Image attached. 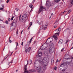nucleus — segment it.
<instances>
[{"label": "nucleus", "mask_w": 73, "mask_h": 73, "mask_svg": "<svg viewBox=\"0 0 73 73\" xmlns=\"http://www.w3.org/2000/svg\"><path fill=\"white\" fill-rule=\"evenodd\" d=\"M21 15L19 17V21H20L21 22H23L25 20V19L26 18H27V15L26 14H25L22 15V16L21 18ZM20 18L21 19H20Z\"/></svg>", "instance_id": "obj_1"}, {"label": "nucleus", "mask_w": 73, "mask_h": 73, "mask_svg": "<svg viewBox=\"0 0 73 73\" xmlns=\"http://www.w3.org/2000/svg\"><path fill=\"white\" fill-rule=\"evenodd\" d=\"M53 46H54V44L53 43H52L50 45L49 50L50 53H52L54 52V48H53Z\"/></svg>", "instance_id": "obj_2"}, {"label": "nucleus", "mask_w": 73, "mask_h": 73, "mask_svg": "<svg viewBox=\"0 0 73 73\" xmlns=\"http://www.w3.org/2000/svg\"><path fill=\"white\" fill-rule=\"evenodd\" d=\"M39 62V63H40L41 64H43L44 63V59H43L42 58H40L39 59H37L35 61V62H34V65H35L36 64H37V62Z\"/></svg>", "instance_id": "obj_3"}, {"label": "nucleus", "mask_w": 73, "mask_h": 73, "mask_svg": "<svg viewBox=\"0 0 73 73\" xmlns=\"http://www.w3.org/2000/svg\"><path fill=\"white\" fill-rule=\"evenodd\" d=\"M35 68H36L37 71L39 73H42L43 72L42 68L40 66H36Z\"/></svg>", "instance_id": "obj_4"}, {"label": "nucleus", "mask_w": 73, "mask_h": 73, "mask_svg": "<svg viewBox=\"0 0 73 73\" xmlns=\"http://www.w3.org/2000/svg\"><path fill=\"white\" fill-rule=\"evenodd\" d=\"M43 64H44L45 66H47L48 64L49 61L47 60L46 58L44 57L43 58Z\"/></svg>", "instance_id": "obj_5"}, {"label": "nucleus", "mask_w": 73, "mask_h": 73, "mask_svg": "<svg viewBox=\"0 0 73 73\" xmlns=\"http://www.w3.org/2000/svg\"><path fill=\"white\" fill-rule=\"evenodd\" d=\"M46 4L47 7H50V6H52V3L50 2L49 1H46Z\"/></svg>", "instance_id": "obj_6"}, {"label": "nucleus", "mask_w": 73, "mask_h": 73, "mask_svg": "<svg viewBox=\"0 0 73 73\" xmlns=\"http://www.w3.org/2000/svg\"><path fill=\"white\" fill-rule=\"evenodd\" d=\"M17 19H14L13 20V21L11 24V26H13L14 25H16V23H17Z\"/></svg>", "instance_id": "obj_7"}, {"label": "nucleus", "mask_w": 73, "mask_h": 73, "mask_svg": "<svg viewBox=\"0 0 73 73\" xmlns=\"http://www.w3.org/2000/svg\"><path fill=\"white\" fill-rule=\"evenodd\" d=\"M44 9H45V7H44L42 6H41L38 12V14H39V13H40V12H41V11H42Z\"/></svg>", "instance_id": "obj_8"}, {"label": "nucleus", "mask_w": 73, "mask_h": 73, "mask_svg": "<svg viewBox=\"0 0 73 73\" xmlns=\"http://www.w3.org/2000/svg\"><path fill=\"white\" fill-rule=\"evenodd\" d=\"M56 31L57 33H55V34H56L58 36H59V34H60V32L61 31V29L59 28L58 29H56Z\"/></svg>", "instance_id": "obj_9"}, {"label": "nucleus", "mask_w": 73, "mask_h": 73, "mask_svg": "<svg viewBox=\"0 0 73 73\" xmlns=\"http://www.w3.org/2000/svg\"><path fill=\"white\" fill-rule=\"evenodd\" d=\"M36 72V70L35 69H34L32 70H30L28 71V73H32V72Z\"/></svg>", "instance_id": "obj_10"}, {"label": "nucleus", "mask_w": 73, "mask_h": 73, "mask_svg": "<svg viewBox=\"0 0 73 73\" xmlns=\"http://www.w3.org/2000/svg\"><path fill=\"white\" fill-rule=\"evenodd\" d=\"M29 45H26L25 46V51L26 53H27L28 52V48H29Z\"/></svg>", "instance_id": "obj_11"}, {"label": "nucleus", "mask_w": 73, "mask_h": 73, "mask_svg": "<svg viewBox=\"0 0 73 73\" xmlns=\"http://www.w3.org/2000/svg\"><path fill=\"white\" fill-rule=\"evenodd\" d=\"M27 65H26L24 66V70L25 72H24V73H28V71H27Z\"/></svg>", "instance_id": "obj_12"}, {"label": "nucleus", "mask_w": 73, "mask_h": 73, "mask_svg": "<svg viewBox=\"0 0 73 73\" xmlns=\"http://www.w3.org/2000/svg\"><path fill=\"white\" fill-rule=\"evenodd\" d=\"M57 35V34H56L55 33V34L54 35V36H53V37L54 38L55 40H57V39H58Z\"/></svg>", "instance_id": "obj_13"}, {"label": "nucleus", "mask_w": 73, "mask_h": 73, "mask_svg": "<svg viewBox=\"0 0 73 73\" xmlns=\"http://www.w3.org/2000/svg\"><path fill=\"white\" fill-rule=\"evenodd\" d=\"M37 56L38 57H41V56H42V52H40L39 53L38 52V54L36 55V57H37Z\"/></svg>", "instance_id": "obj_14"}, {"label": "nucleus", "mask_w": 73, "mask_h": 73, "mask_svg": "<svg viewBox=\"0 0 73 73\" xmlns=\"http://www.w3.org/2000/svg\"><path fill=\"white\" fill-rule=\"evenodd\" d=\"M73 5V0H71L70 4L69 5V7H72Z\"/></svg>", "instance_id": "obj_15"}, {"label": "nucleus", "mask_w": 73, "mask_h": 73, "mask_svg": "<svg viewBox=\"0 0 73 73\" xmlns=\"http://www.w3.org/2000/svg\"><path fill=\"white\" fill-rule=\"evenodd\" d=\"M47 26H48V25H44V26H42V28L44 30L45 29L47 28Z\"/></svg>", "instance_id": "obj_16"}, {"label": "nucleus", "mask_w": 73, "mask_h": 73, "mask_svg": "<svg viewBox=\"0 0 73 73\" xmlns=\"http://www.w3.org/2000/svg\"><path fill=\"white\" fill-rule=\"evenodd\" d=\"M63 42V40L62 39H60V40L59 41V43L60 44H61Z\"/></svg>", "instance_id": "obj_17"}, {"label": "nucleus", "mask_w": 73, "mask_h": 73, "mask_svg": "<svg viewBox=\"0 0 73 73\" xmlns=\"http://www.w3.org/2000/svg\"><path fill=\"white\" fill-rule=\"evenodd\" d=\"M43 69L44 70H45L46 69V66H43Z\"/></svg>", "instance_id": "obj_18"}, {"label": "nucleus", "mask_w": 73, "mask_h": 73, "mask_svg": "<svg viewBox=\"0 0 73 73\" xmlns=\"http://www.w3.org/2000/svg\"><path fill=\"white\" fill-rule=\"evenodd\" d=\"M28 63L29 64H31L32 63V60H29Z\"/></svg>", "instance_id": "obj_19"}, {"label": "nucleus", "mask_w": 73, "mask_h": 73, "mask_svg": "<svg viewBox=\"0 0 73 73\" xmlns=\"http://www.w3.org/2000/svg\"><path fill=\"white\" fill-rule=\"evenodd\" d=\"M3 18L1 17H0V21H3Z\"/></svg>", "instance_id": "obj_20"}, {"label": "nucleus", "mask_w": 73, "mask_h": 73, "mask_svg": "<svg viewBox=\"0 0 73 73\" xmlns=\"http://www.w3.org/2000/svg\"><path fill=\"white\" fill-rule=\"evenodd\" d=\"M31 47H29L28 50H27V52H30L31 50Z\"/></svg>", "instance_id": "obj_21"}, {"label": "nucleus", "mask_w": 73, "mask_h": 73, "mask_svg": "<svg viewBox=\"0 0 73 73\" xmlns=\"http://www.w3.org/2000/svg\"><path fill=\"white\" fill-rule=\"evenodd\" d=\"M60 1V0H54V1L56 2V3H58V2Z\"/></svg>", "instance_id": "obj_22"}, {"label": "nucleus", "mask_w": 73, "mask_h": 73, "mask_svg": "<svg viewBox=\"0 0 73 73\" xmlns=\"http://www.w3.org/2000/svg\"><path fill=\"white\" fill-rule=\"evenodd\" d=\"M29 6L30 7V8H32V7H33V5H32V4H30L29 5Z\"/></svg>", "instance_id": "obj_23"}, {"label": "nucleus", "mask_w": 73, "mask_h": 73, "mask_svg": "<svg viewBox=\"0 0 73 73\" xmlns=\"http://www.w3.org/2000/svg\"><path fill=\"white\" fill-rule=\"evenodd\" d=\"M8 55H7L6 56H5V57L4 59H6L8 57Z\"/></svg>", "instance_id": "obj_24"}, {"label": "nucleus", "mask_w": 73, "mask_h": 73, "mask_svg": "<svg viewBox=\"0 0 73 73\" xmlns=\"http://www.w3.org/2000/svg\"><path fill=\"white\" fill-rule=\"evenodd\" d=\"M15 44H16V47H17V46H19V45L18 44V42H16Z\"/></svg>", "instance_id": "obj_25"}, {"label": "nucleus", "mask_w": 73, "mask_h": 73, "mask_svg": "<svg viewBox=\"0 0 73 73\" xmlns=\"http://www.w3.org/2000/svg\"><path fill=\"white\" fill-rule=\"evenodd\" d=\"M15 10L17 12L19 11V9L18 8H16L15 9Z\"/></svg>", "instance_id": "obj_26"}, {"label": "nucleus", "mask_w": 73, "mask_h": 73, "mask_svg": "<svg viewBox=\"0 0 73 73\" xmlns=\"http://www.w3.org/2000/svg\"><path fill=\"white\" fill-rule=\"evenodd\" d=\"M12 61H13V60H12L11 62H9L8 64V65H9V64H10V63H12Z\"/></svg>", "instance_id": "obj_27"}, {"label": "nucleus", "mask_w": 73, "mask_h": 73, "mask_svg": "<svg viewBox=\"0 0 73 73\" xmlns=\"http://www.w3.org/2000/svg\"><path fill=\"white\" fill-rule=\"evenodd\" d=\"M13 18H15V16H13V17H12L11 18V20L12 21L13 19Z\"/></svg>", "instance_id": "obj_28"}, {"label": "nucleus", "mask_w": 73, "mask_h": 73, "mask_svg": "<svg viewBox=\"0 0 73 73\" xmlns=\"http://www.w3.org/2000/svg\"><path fill=\"white\" fill-rule=\"evenodd\" d=\"M69 41V40L68 39L66 40V44H67L68 43V42Z\"/></svg>", "instance_id": "obj_29"}, {"label": "nucleus", "mask_w": 73, "mask_h": 73, "mask_svg": "<svg viewBox=\"0 0 73 73\" xmlns=\"http://www.w3.org/2000/svg\"><path fill=\"white\" fill-rule=\"evenodd\" d=\"M5 23L8 24V21H6L5 22Z\"/></svg>", "instance_id": "obj_30"}, {"label": "nucleus", "mask_w": 73, "mask_h": 73, "mask_svg": "<svg viewBox=\"0 0 73 73\" xmlns=\"http://www.w3.org/2000/svg\"><path fill=\"white\" fill-rule=\"evenodd\" d=\"M1 6L2 7V8H4V5H2Z\"/></svg>", "instance_id": "obj_31"}, {"label": "nucleus", "mask_w": 73, "mask_h": 73, "mask_svg": "<svg viewBox=\"0 0 73 73\" xmlns=\"http://www.w3.org/2000/svg\"><path fill=\"white\" fill-rule=\"evenodd\" d=\"M54 70H57V67L56 66L54 67Z\"/></svg>", "instance_id": "obj_32"}, {"label": "nucleus", "mask_w": 73, "mask_h": 73, "mask_svg": "<svg viewBox=\"0 0 73 73\" xmlns=\"http://www.w3.org/2000/svg\"><path fill=\"white\" fill-rule=\"evenodd\" d=\"M70 12H71V10H69L68 12V13L69 14V13H70Z\"/></svg>", "instance_id": "obj_33"}, {"label": "nucleus", "mask_w": 73, "mask_h": 73, "mask_svg": "<svg viewBox=\"0 0 73 73\" xmlns=\"http://www.w3.org/2000/svg\"><path fill=\"white\" fill-rule=\"evenodd\" d=\"M41 49L42 50L45 49V48H42V47H41Z\"/></svg>", "instance_id": "obj_34"}, {"label": "nucleus", "mask_w": 73, "mask_h": 73, "mask_svg": "<svg viewBox=\"0 0 73 73\" xmlns=\"http://www.w3.org/2000/svg\"><path fill=\"white\" fill-rule=\"evenodd\" d=\"M9 42L10 43H11L12 42V40H10V39H9Z\"/></svg>", "instance_id": "obj_35"}, {"label": "nucleus", "mask_w": 73, "mask_h": 73, "mask_svg": "<svg viewBox=\"0 0 73 73\" xmlns=\"http://www.w3.org/2000/svg\"><path fill=\"white\" fill-rule=\"evenodd\" d=\"M30 26H31V25H32V22H30Z\"/></svg>", "instance_id": "obj_36"}, {"label": "nucleus", "mask_w": 73, "mask_h": 73, "mask_svg": "<svg viewBox=\"0 0 73 73\" xmlns=\"http://www.w3.org/2000/svg\"><path fill=\"white\" fill-rule=\"evenodd\" d=\"M9 0H7L6 1V3H9Z\"/></svg>", "instance_id": "obj_37"}, {"label": "nucleus", "mask_w": 73, "mask_h": 73, "mask_svg": "<svg viewBox=\"0 0 73 73\" xmlns=\"http://www.w3.org/2000/svg\"><path fill=\"white\" fill-rule=\"evenodd\" d=\"M8 20V21H11V19L10 18H9Z\"/></svg>", "instance_id": "obj_38"}, {"label": "nucleus", "mask_w": 73, "mask_h": 73, "mask_svg": "<svg viewBox=\"0 0 73 73\" xmlns=\"http://www.w3.org/2000/svg\"><path fill=\"white\" fill-rule=\"evenodd\" d=\"M58 61H59L58 60H56V63H57V62H58Z\"/></svg>", "instance_id": "obj_39"}, {"label": "nucleus", "mask_w": 73, "mask_h": 73, "mask_svg": "<svg viewBox=\"0 0 73 73\" xmlns=\"http://www.w3.org/2000/svg\"><path fill=\"white\" fill-rule=\"evenodd\" d=\"M64 48H62L61 50V51L62 52L64 50Z\"/></svg>", "instance_id": "obj_40"}, {"label": "nucleus", "mask_w": 73, "mask_h": 73, "mask_svg": "<svg viewBox=\"0 0 73 73\" xmlns=\"http://www.w3.org/2000/svg\"><path fill=\"white\" fill-rule=\"evenodd\" d=\"M3 8H0V10L1 11V10H3Z\"/></svg>", "instance_id": "obj_41"}, {"label": "nucleus", "mask_w": 73, "mask_h": 73, "mask_svg": "<svg viewBox=\"0 0 73 73\" xmlns=\"http://www.w3.org/2000/svg\"><path fill=\"white\" fill-rule=\"evenodd\" d=\"M23 43H24V42H22L21 43V45L22 46L23 45Z\"/></svg>", "instance_id": "obj_42"}, {"label": "nucleus", "mask_w": 73, "mask_h": 73, "mask_svg": "<svg viewBox=\"0 0 73 73\" xmlns=\"http://www.w3.org/2000/svg\"><path fill=\"white\" fill-rule=\"evenodd\" d=\"M17 34H18V29H17Z\"/></svg>", "instance_id": "obj_43"}, {"label": "nucleus", "mask_w": 73, "mask_h": 73, "mask_svg": "<svg viewBox=\"0 0 73 73\" xmlns=\"http://www.w3.org/2000/svg\"><path fill=\"white\" fill-rule=\"evenodd\" d=\"M64 65L63 64H62L61 65H60V67H62V65Z\"/></svg>", "instance_id": "obj_44"}, {"label": "nucleus", "mask_w": 73, "mask_h": 73, "mask_svg": "<svg viewBox=\"0 0 73 73\" xmlns=\"http://www.w3.org/2000/svg\"><path fill=\"white\" fill-rule=\"evenodd\" d=\"M50 39V37H49V38H48V39L46 40V42H47V41H48V40Z\"/></svg>", "instance_id": "obj_45"}, {"label": "nucleus", "mask_w": 73, "mask_h": 73, "mask_svg": "<svg viewBox=\"0 0 73 73\" xmlns=\"http://www.w3.org/2000/svg\"><path fill=\"white\" fill-rule=\"evenodd\" d=\"M65 69L62 70V72H64V71H65Z\"/></svg>", "instance_id": "obj_46"}, {"label": "nucleus", "mask_w": 73, "mask_h": 73, "mask_svg": "<svg viewBox=\"0 0 73 73\" xmlns=\"http://www.w3.org/2000/svg\"><path fill=\"white\" fill-rule=\"evenodd\" d=\"M32 41H31V40H30L29 42V44H31V42Z\"/></svg>", "instance_id": "obj_47"}, {"label": "nucleus", "mask_w": 73, "mask_h": 73, "mask_svg": "<svg viewBox=\"0 0 73 73\" xmlns=\"http://www.w3.org/2000/svg\"><path fill=\"white\" fill-rule=\"evenodd\" d=\"M35 0H33V3H34V2H35Z\"/></svg>", "instance_id": "obj_48"}, {"label": "nucleus", "mask_w": 73, "mask_h": 73, "mask_svg": "<svg viewBox=\"0 0 73 73\" xmlns=\"http://www.w3.org/2000/svg\"><path fill=\"white\" fill-rule=\"evenodd\" d=\"M16 49H17V47H16H16L15 48V50H16Z\"/></svg>", "instance_id": "obj_49"}, {"label": "nucleus", "mask_w": 73, "mask_h": 73, "mask_svg": "<svg viewBox=\"0 0 73 73\" xmlns=\"http://www.w3.org/2000/svg\"><path fill=\"white\" fill-rule=\"evenodd\" d=\"M56 26H54V28H56Z\"/></svg>", "instance_id": "obj_50"}, {"label": "nucleus", "mask_w": 73, "mask_h": 73, "mask_svg": "<svg viewBox=\"0 0 73 73\" xmlns=\"http://www.w3.org/2000/svg\"><path fill=\"white\" fill-rule=\"evenodd\" d=\"M2 28H5V26H4V25H3V27H2Z\"/></svg>", "instance_id": "obj_51"}, {"label": "nucleus", "mask_w": 73, "mask_h": 73, "mask_svg": "<svg viewBox=\"0 0 73 73\" xmlns=\"http://www.w3.org/2000/svg\"><path fill=\"white\" fill-rule=\"evenodd\" d=\"M16 72H18V70H16Z\"/></svg>", "instance_id": "obj_52"}, {"label": "nucleus", "mask_w": 73, "mask_h": 73, "mask_svg": "<svg viewBox=\"0 0 73 73\" xmlns=\"http://www.w3.org/2000/svg\"><path fill=\"white\" fill-rule=\"evenodd\" d=\"M53 14L52 13V14H51V15H52V16H53Z\"/></svg>", "instance_id": "obj_53"}, {"label": "nucleus", "mask_w": 73, "mask_h": 73, "mask_svg": "<svg viewBox=\"0 0 73 73\" xmlns=\"http://www.w3.org/2000/svg\"><path fill=\"white\" fill-rule=\"evenodd\" d=\"M12 53H13V52H12V53L11 54V55H12Z\"/></svg>", "instance_id": "obj_54"}, {"label": "nucleus", "mask_w": 73, "mask_h": 73, "mask_svg": "<svg viewBox=\"0 0 73 73\" xmlns=\"http://www.w3.org/2000/svg\"><path fill=\"white\" fill-rule=\"evenodd\" d=\"M23 30L21 32V34H22V33H23Z\"/></svg>", "instance_id": "obj_55"}, {"label": "nucleus", "mask_w": 73, "mask_h": 73, "mask_svg": "<svg viewBox=\"0 0 73 73\" xmlns=\"http://www.w3.org/2000/svg\"><path fill=\"white\" fill-rule=\"evenodd\" d=\"M38 24H39V25H40L41 24V23H38Z\"/></svg>", "instance_id": "obj_56"}, {"label": "nucleus", "mask_w": 73, "mask_h": 73, "mask_svg": "<svg viewBox=\"0 0 73 73\" xmlns=\"http://www.w3.org/2000/svg\"><path fill=\"white\" fill-rule=\"evenodd\" d=\"M27 64H28V60H27Z\"/></svg>", "instance_id": "obj_57"}, {"label": "nucleus", "mask_w": 73, "mask_h": 73, "mask_svg": "<svg viewBox=\"0 0 73 73\" xmlns=\"http://www.w3.org/2000/svg\"><path fill=\"white\" fill-rule=\"evenodd\" d=\"M31 40H32V39H33V37H32V38H31Z\"/></svg>", "instance_id": "obj_58"}, {"label": "nucleus", "mask_w": 73, "mask_h": 73, "mask_svg": "<svg viewBox=\"0 0 73 73\" xmlns=\"http://www.w3.org/2000/svg\"><path fill=\"white\" fill-rule=\"evenodd\" d=\"M68 29H66V30H68Z\"/></svg>", "instance_id": "obj_59"}, {"label": "nucleus", "mask_w": 73, "mask_h": 73, "mask_svg": "<svg viewBox=\"0 0 73 73\" xmlns=\"http://www.w3.org/2000/svg\"><path fill=\"white\" fill-rule=\"evenodd\" d=\"M65 11H64V12L63 13V14L65 13Z\"/></svg>", "instance_id": "obj_60"}, {"label": "nucleus", "mask_w": 73, "mask_h": 73, "mask_svg": "<svg viewBox=\"0 0 73 73\" xmlns=\"http://www.w3.org/2000/svg\"><path fill=\"white\" fill-rule=\"evenodd\" d=\"M30 26L28 27V28H30Z\"/></svg>", "instance_id": "obj_61"}, {"label": "nucleus", "mask_w": 73, "mask_h": 73, "mask_svg": "<svg viewBox=\"0 0 73 73\" xmlns=\"http://www.w3.org/2000/svg\"><path fill=\"white\" fill-rule=\"evenodd\" d=\"M32 39H31L30 40L32 41Z\"/></svg>", "instance_id": "obj_62"}, {"label": "nucleus", "mask_w": 73, "mask_h": 73, "mask_svg": "<svg viewBox=\"0 0 73 73\" xmlns=\"http://www.w3.org/2000/svg\"><path fill=\"white\" fill-rule=\"evenodd\" d=\"M73 47H72V48H71V49H73Z\"/></svg>", "instance_id": "obj_63"}, {"label": "nucleus", "mask_w": 73, "mask_h": 73, "mask_svg": "<svg viewBox=\"0 0 73 73\" xmlns=\"http://www.w3.org/2000/svg\"><path fill=\"white\" fill-rule=\"evenodd\" d=\"M72 21H73V18H72Z\"/></svg>", "instance_id": "obj_64"}]
</instances>
